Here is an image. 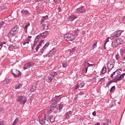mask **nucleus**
Masks as SVG:
<instances>
[{
    "label": "nucleus",
    "mask_w": 125,
    "mask_h": 125,
    "mask_svg": "<svg viewBox=\"0 0 125 125\" xmlns=\"http://www.w3.org/2000/svg\"><path fill=\"white\" fill-rule=\"evenodd\" d=\"M54 110V106H51L50 109L49 110L48 113L46 114V121L48 122V120H49L50 123H54L55 122V117L53 116H50L49 114L50 113H52V111Z\"/></svg>",
    "instance_id": "f257e3e1"
},
{
    "label": "nucleus",
    "mask_w": 125,
    "mask_h": 125,
    "mask_svg": "<svg viewBox=\"0 0 125 125\" xmlns=\"http://www.w3.org/2000/svg\"><path fill=\"white\" fill-rule=\"evenodd\" d=\"M18 31H19V28H18L17 26H14L13 28L11 29V31L7 35L8 39H10V38H13V37H15L16 34L18 33Z\"/></svg>",
    "instance_id": "f03ea898"
},
{
    "label": "nucleus",
    "mask_w": 125,
    "mask_h": 125,
    "mask_svg": "<svg viewBox=\"0 0 125 125\" xmlns=\"http://www.w3.org/2000/svg\"><path fill=\"white\" fill-rule=\"evenodd\" d=\"M17 102L20 105H25V103L27 102V98L25 96H19L17 98Z\"/></svg>",
    "instance_id": "7ed1b4c3"
},
{
    "label": "nucleus",
    "mask_w": 125,
    "mask_h": 125,
    "mask_svg": "<svg viewBox=\"0 0 125 125\" xmlns=\"http://www.w3.org/2000/svg\"><path fill=\"white\" fill-rule=\"evenodd\" d=\"M123 43V41H122V39L117 38L116 40L113 41L111 43V45L112 47L114 48H116V47H118L119 45H121Z\"/></svg>",
    "instance_id": "20e7f679"
},
{
    "label": "nucleus",
    "mask_w": 125,
    "mask_h": 125,
    "mask_svg": "<svg viewBox=\"0 0 125 125\" xmlns=\"http://www.w3.org/2000/svg\"><path fill=\"white\" fill-rule=\"evenodd\" d=\"M63 37L67 42H73L75 40V36L70 33L65 34Z\"/></svg>",
    "instance_id": "39448f33"
},
{
    "label": "nucleus",
    "mask_w": 125,
    "mask_h": 125,
    "mask_svg": "<svg viewBox=\"0 0 125 125\" xmlns=\"http://www.w3.org/2000/svg\"><path fill=\"white\" fill-rule=\"evenodd\" d=\"M57 75H58V74L56 72H53L51 73L48 77V79L47 80V83H50L52 82V80H53V78H54V77H56Z\"/></svg>",
    "instance_id": "423d86ee"
},
{
    "label": "nucleus",
    "mask_w": 125,
    "mask_h": 125,
    "mask_svg": "<svg viewBox=\"0 0 125 125\" xmlns=\"http://www.w3.org/2000/svg\"><path fill=\"white\" fill-rule=\"evenodd\" d=\"M11 73L14 78H18V77H21V72L17 69H12Z\"/></svg>",
    "instance_id": "0eeeda50"
},
{
    "label": "nucleus",
    "mask_w": 125,
    "mask_h": 125,
    "mask_svg": "<svg viewBox=\"0 0 125 125\" xmlns=\"http://www.w3.org/2000/svg\"><path fill=\"white\" fill-rule=\"evenodd\" d=\"M56 53V48H53L49 53L46 55V57H52Z\"/></svg>",
    "instance_id": "6e6552de"
},
{
    "label": "nucleus",
    "mask_w": 125,
    "mask_h": 125,
    "mask_svg": "<svg viewBox=\"0 0 125 125\" xmlns=\"http://www.w3.org/2000/svg\"><path fill=\"white\" fill-rule=\"evenodd\" d=\"M85 8H84V6H83L80 7L79 8L76 9V12L77 13H79V14L81 13H83V12H85Z\"/></svg>",
    "instance_id": "1a4fd4ad"
},
{
    "label": "nucleus",
    "mask_w": 125,
    "mask_h": 125,
    "mask_svg": "<svg viewBox=\"0 0 125 125\" xmlns=\"http://www.w3.org/2000/svg\"><path fill=\"white\" fill-rule=\"evenodd\" d=\"M47 117L46 116V114L44 115L43 118H39V123L41 125H44L45 124V120L46 121Z\"/></svg>",
    "instance_id": "9d476101"
},
{
    "label": "nucleus",
    "mask_w": 125,
    "mask_h": 125,
    "mask_svg": "<svg viewBox=\"0 0 125 125\" xmlns=\"http://www.w3.org/2000/svg\"><path fill=\"white\" fill-rule=\"evenodd\" d=\"M33 65H34V62H33L26 63L24 66V70H27V69L31 68Z\"/></svg>",
    "instance_id": "9b49d317"
},
{
    "label": "nucleus",
    "mask_w": 125,
    "mask_h": 125,
    "mask_svg": "<svg viewBox=\"0 0 125 125\" xmlns=\"http://www.w3.org/2000/svg\"><path fill=\"white\" fill-rule=\"evenodd\" d=\"M122 33H123V32H121V30H119L114 32L112 34V36L114 38H119V37H121V35H122Z\"/></svg>",
    "instance_id": "f8f14e48"
},
{
    "label": "nucleus",
    "mask_w": 125,
    "mask_h": 125,
    "mask_svg": "<svg viewBox=\"0 0 125 125\" xmlns=\"http://www.w3.org/2000/svg\"><path fill=\"white\" fill-rule=\"evenodd\" d=\"M107 69L108 72H110L111 70L114 68V64L113 63H111V62L109 61L107 63Z\"/></svg>",
    "instance_id": "ddd939ff"
},
{
    "label": "nucleus",
    "mask_w": 125,
    "mask_h": 125,
    "mask_svg": "<svg viewBox=\"0 0 125 125\" xmlns=\"http://www.w3.org/2000/svg\"><path fill=\"white\" fill-rule=\"evenodd\" d=\"M49 34V32L47 31H45L44 32L41 33L39 35L42 38V39H45L47 37V35Z\"/></svg>",
    "instance_id": "4468645a"
},
{
    "label": "nucleus",
    "mask_w": 125,
    "mask_h": 125,
    "mask_svg": "<svg viewBox=\"0 0 125 125\" xmlns=\"http://www.w3.org/2000/svg\"><path fill=\"white\" fill-rule=\"evenodd\" d=\"M120 55L122 58L125 60V49H121L120 50Z\"/></svg>",
    "instance_id": "2eb2a0df"
},
{
    "label": "nucleus",
    "mask_w": 125,
    "mask_h": 125,
    "mask_svg": "<svg viewBox=\"0 0 125 125\" xmlns=\"http://www.w3.org/2000/svg\"><path fill=\"white\" fill-rule=\"evenodd\" d=\"M36 89H37V84H33L30 89V91H31V92H34V91H35Z\"/></svg>",
    "instance_id": "dca6fc26"
},
{
    "label": "nucleus",
    "mask_w": 125,
    "mask_h": 125,
    "mask_svg": "<svg viewBox=\"0 0 125 125\" xmlns=\"http://www.w3.org/2000/svg\"><path fill=\"white\" fill-rule=\"evenodd\" d=\"M43 42V40H42L40 42L39 44L37 46L36 48V51L38 52L39 49H40V46H42V44Z\"/></svg>",
    "instance_id": "f3484780"
},
{
    "label": "nucleus",
    "mask_w": 125,
    "mask_h": 125,
    "mask_svg": "<svg viewBox=\"0 0 125 125\" xmlns=\"http://www.w3.org/2000/svg\"><path fill=\"white\" fill-rule=\"evenodd\" d=\"M77 17L76 16H70L68 18L69 21H74L75 19H76Z\"/></svg>",
    "instance_id": "a211bd4d"
},
{
    "label": "nucleus",
    "mask_w": 125,
    "mask_h": 125,
    "mask_svg": "<svg viewBox=\"0 0 125 125\" xmlns=\"http://www.w3.org/2000/svg\"><path fill=\"white\" fill-rule=\"evenodd\" d=\"M125 75V73H123V74H121L119 77H118L117 78L118 80V81L120 82V81H122V80H123V79H124Z\"/></svg>",
    "instance_id": "6ab92c4d"
},
{
    "label": "nucleus",
    "mask_w": 125,
    "mask_h": 125,
    "mask_svg": "<svg viewBox=\"0 0 125 125\" xmlns=\"http://www.w3.org/2000/svg\"><path fill=\"white\" fill-rule=\"evenodd\" d=\"M71 114H72V111H69V112H67L65 116L66 119H69L70 116H71Z\"/></svg>",
    "instance_id": "aec40b11"
},
{
    "label": "nucleus",
    "mask_w": 125,
    "mask_h": 125,
    "mask_svg": "<svg viewBox=\"0 0 125 125\" xmlns=\"http://www.w3.org/2000/svg\"><path fill=\"white\" fill-rule=\"evenodd\" d=\"M88 64L89 65L86 68H85L83 69V71H85V73H87V69H88V67H90L91 66H95V64H89L88 63Z\"/></svg>",
    "instance_id": "412c9836"
},
{
    "label": "nucleus",
    "mask_w": 125,
    "mask_h": 125,
    "mask_svg": "<svg viewBox=\"0 0 125 125\" xmlns=\"http://www.w3.org/2000/svg\"><path fill=\"white\" fill-rule=\"evenodd\" d=\"M41 35H38L37 36H36V38H35V40L34 41V43L37 44L38 43V42H39V39H40V38H41Z\"/></svg>",
    "instance_id": "4be33fe9"
},
{
    "label": "nucleus",
    "mask_w": 125,
    "mask_h": 125,
    "mask_svg": "<svg viewBox=\"0 0 125 125\" xmlns=\"http://www.w3.org/2000/svg\"><path fill=\"white\" fill-rule=\"evenodd\" d=\"M47 18H48V16H46L45 17H43L42 18V20L41 21V24H42V23H43V21H45V20H46V19H47Z\"/></svg>",
    "instance_id": "5701e85b"
},
{
    "label": "nucleus",
    "mask_w": 125,
    "mask_h": 125,
    "mask_svg": "<svg viewBox=\"0 0 125 125\" xmlns=\"http://www.w3.org/2000/svg\"><path fill=\"white\" fill-rule=\"evenodd\" d=\"M20 87H22V84H21V83H19L15 85L16 89H19Z\"/></svg>",
    "instance_id": "b1692460"
},
{
    "label": "nucleus",
    "mask_w": 125,
    "mask_h": 125,
    "mask_svg": "<svg viewBox=\"0 0 125 125\" xmlns=\"http://www.w3.org/2000/svg\"><path fill=\"white\" fill-rule=\"evenodd\" d=\"M9 83H10V82L9 81V79H8V78L5 79L3 81V83L4 84H7Z\"/></svg>",
    "instance_id": "393cba45"
},
{
    "label": "nucleus",
    "mask_w": 125,
    "mask_h": 125,
    "mask_svg": "<svg viewBox=\"0 0 125 125\" xmlns=\"http://www.w3.org/2000/svg\"><path fill=\"white\" fill-rule=\"evenodd\" d=\"M56 107H59V109L60 110V111H61V110H62V109L63 108V104H59L57 105H56Z\"/></svg>",
    "instance_id": "a878e982"
},
{
    "label": "nucleus",
    "mask_w": 125,
    "mask_h": 125,
    "mask_svg": "<svg viewBox=\"0 0 125 125\" xmlns=\"http://www.w3.org/2000/svg\"><path fill=\"white\" fill-rule=\"evenodd\" d=\"M106 72V67L104 66L101 70V73L102 74H105Z\"/></svg>",
    "instance_id": "bb28decb"
},
{
    "label": "nucleus",
    "mask_w": 125,
    "mask_h": 125,
    "mask_svg": "<svg viewBox=\"0 0 125 125\" xmlns=\"http://www.w3.org/2000/svg\"><path fill=\"white\" fill-rule=\"evenodd\" d=\"M29 42H30V39H27L23 42V45H25V44H26V43L29 44Z\"/></svg>",
    "instance_id": "cd10ccee"
},
{
    "label": "nucleus",
    "mask_w": 125,
    "mask_h": 125,
    "mask_svg": "<svg viewBox=\"0 0 125 125\" xmlns=\"http://www.w3.org/2000/svg\"><path fill=\"white\" fill-rule=\"evenodd\" d=\"M21 12L23 15H27L28 14V11L27 10H23Z\"/></svg>",
    "instance_id": "c85d7f7f"
},
{
    "label": "nucleus",
    "mask_w": 125,
    "mask_h": 125,
    "mask_svg": "<svg viewBox=\"0 0 125 125\" xmlns=\"http://www.w3.org/2000/svg\"><path fill=\"white\" fill-rule=\"evenodd\" d=\"M10 48H11L12 49H18L19 47H17V46H13V45H11L10 46Z\"/></svg>",
    "instance_id": "c756f323"
},
{
    "label": "nucleus",
    "mask_w": 125,
    "mask_h": 125,
    "mask_svg": "<svg viewBox=\"0 0 125 125\" xmlns=\"http://www.w3.org/2000/svg\"><path fill=\"white\" fill-rule=\"evenodd\" d=\"M79 34H80V30H77L74 31V34L75 36H79Z\"/></svg>",
    "instance_id": "7c9ffc66"
},
{
    "label": "nucleus",
    "mask_w": 125,
    "mask_h": 125,
    "mask_svg": "<svg viewBox=\"0 0 125 125\" xmlns=\"http://www.w3.org/2000/svg\"><path fill=\"white\" fill-rule=\"evenodd\" d=\"M48 30V25H46L45 24L43 25V30L45 31Z\"/></svg>",
    "instance_id": "2f4dec72"
},
{
    "label": "nucleus",
    "mask_w": 125,
    "mask_h": 125,
    "mask_svg": "<svg viewBox=\"0 0 125 125\" xmlns=\"http://www.w3.org/2000/svg\"><path fill=\"white\" fill-rule=\"evenodd\" d=\"M97 47V42L94 43L92 46V49H94V48H96Z\"/></svg>",
    "instance_id": "473e14b6"
},
{
    "label": "nucleus",
    "mask_w": 125,
    "mask_h": 125,
    "mask_svg": "<svg viewBox=\"0 0 125 125\" xmlns=\"http://www.w3.org/2000/svg\"><path fill=\"white\" fill-rule=\"evenodd\" d=\"M115 58L116 60H119V59L121 58V57L120 56V55H119V54H117L115 55Z\"/></svg>",
    "instance_id": "72a5a7b5"
},
{
    "label": "nucleus",
    "mask_w": 125,
    "mask_h": 125,
    "mask_svg": "<svg viewBox=\"0 0 125 125\" xmlns=\"http://www.w3.org/2000/svg\"><path fill=\"white\" fill-rule=\"evenodd\" d=\"M67 66H68V63H67L66 62H62V67L63 68H66V67H67Z\"/></svg>",
    "instance_id": "f704fd0d"
},
{
    "label": "nucleus",
    "mask_w": 125,
    "mask_h": 125,
    "mask_svg": "<svg viewBox=\"0 0 125 125\" xmlns=\"http://www.w3.org/2000/svg\"><path fill=\"white\" fill-rule=\"evenodd\" d=\"M4 22L2 21H0V28H1L2 26H3Z\"/></svg>",
    "instance_id": "c9c22d12"
},
{
    "label": "nucleus",
    "mask_w": 125,
    "mask_h": 125,
    "mask_svg": "<svg viewBox=\"0 0 125 125\" xmlns=\"http://www.w3.org/2000/svg\"><path fill=\"white\" fill-rule=\"evenodd\" d=\"M112 83H118V82L119 81V80L118 79V78H116L115 79H114V80H111Z\"/></svg>",
    "instance_id": "e433bc0d"
},
{
    "label": "nucleus",
    "mask_w": 125,
    "mask_h": 125,
    "mask_svg": "<svg viewBox=\"0 0 125 125\" xmlns=\"http://www.w3.org/2000/svg\"><path fill=\"white\" fill-rule=\"evenodd\" d=\"M115 86H113L112 87H111L110 90V92H113V91L115 90Z\"/></svg>",
    "instance_id": "4c0bfd02"
},
{
    "label": "nucleus",
    "mask_w": 125,
    "mask_h": 125,
    "mask_svg": "<svg viewBox=\"0 0 125 125\" xmlns=\"http://www.w3.org/2000/svg\"><path fill=\"white\" fill-rule=\"evenodd\" d=\"M112 80H111L110 81H109L107 84H106V87H109V85H111V83H112Z\"/></svg>",
    "instance_id": "58836bf2"
},
{
    "label": "nucleus",
    "mask_w": 125,
    "mask_h": 125,
    "mask_svg": "<svg viewBox=\"0 0 125 125\" xmlns=\"http://www.w3.org/2000/svg\"><path fill=\"white\" fill-rule=\"evenodd\" d=\"M44 50H45V48L44 47H43V48L40 51L41 53H42H42H43V51H44Z\"/></svg>",
    "instance_id": "ea45409f"
},
{
    "label": "nucleus",
    "mask_w": 125,
    "mask_h": 125,
    "mask_svg": "<svg viewBox=\"0 0 125 125\" xmlns=\"http://www.w3.org/2000/svg\"><path fill=\"white\" fill-rule=\"evenodd\" d=\"M51 104H54V105H55V104H56V101L54 100H52L51 101Z\"/></svg>",
    "instance_id": "a19ab883"
},
{
    "label": "nucleus",
    "mask_w": 125,
    "mask_h": 125,
    "mask_svg": "<svg viewBox=\"0 0 125 125\" xmlns=\"http://www.w3.org/2000/svg\"><path fill=\"white\" fill-rule=\"evenodd\" d=\"M5 7L4 5H2V6H1L0 7V9H1V10H3V9H5Z\"/></svg>",
    "instance_id": "79ce46f5"
},
{
    "label": "nucleus",
    "mask_w": 125,
    "mask_h": 125,
    "mask_svg": "<svg viewBox=\"0 0 125 125\" xmlns=\"http://www.w3.org/2000/svg\"><path fill=\"white\" fill-rule=\"evenodd\" d=\"M76 50V48H73L71 50H70V53L74 52Z\"/></svg>",
    "instance_id": "37998d69"
},
{
    "label": "nucleus",
    "mask_w": 125,
    "mask_h": 125,
    "mask_svg": "<svg viewBox=\"0 0 125 125\" xmlns=\"http://www.w3.org/2000/svg\"><path fill=\"white\" fill-rule=\"evenodd\" d=\"M14 122L15 123H16V124H17V123H18V122H19V119L16 118Z\"/></svg>",
    "instance_id": "c03bdc74"
},
{
    "label": "nucleus",
    "mask_w": 125,
    "mask_h": 125,
    "mask_svg": "<svg viewBox=\"0 0 125 125\" xmlns=\"http://www.w3.org/2000/svg\"><path fill=\"white\" fill-rule=\"evenodd\" d=\"M0 125H4V121H0Z\"/></svg>",
    "instance_id": "a18cd8bd"
},
{
    "label": "nucleus",
    "mask_w": 125,
    "mask_h": 125,
    "mask_svg": "<svg viewBox=\"0 0 125 125\" xmlns=\"http://www.w3.org/2000/svg\"><path fill=\"white\" fill-rule=\"evenodd\" d=\"M48 45H49V43L48 42H47L45 44V45L43 47L46 48V47H47V46H48Z\"/></svg>",
    "instance_id": "49530a36"
},
{
    "label": "nucleus",
    "mask_w": 125,
    "mask_h": 125,
    "mask_svg": "<svg viewBox=\"0 0 125 125\" xmlns=\"http://www.w3.org/2000/svg\"><path fill=\"white\" fill-rule=\"evenodd\" d=\"M109 39H110V38H107L106 39V40H105V42L104 43L105 44H106V43H107L109 42Z\"/></svg>",
    "instance_id": "de8ad7c7"
},
{
    "label": "nucleus",
    "mask_w": 125,
    "mask_h": 125,
    "mask_svg": "<svg viewBox=\"0 0 125 125\" xmlns=\"http://www.w3.org/2000/svg\"><path fill=\"white\" fill-rule=\"evenodd\" d=\"M36 45H37V43H34V45L32 46V49H34Z\"/></svg>",
    "instance_id": "09e8293b"
},
{
    "label": "nucleus",
    "mask_w": 125,
    "mask_h": 125,
    "mask_svg": "<svg viewBox=\"0 0 125 125\" xmlns=\"http://www.w3.org/2000/svg\"><path fill=\"white\" fill-rule=\"evenodd\" d=\"M83 86H84V83H81L80 84V87H83Z\"/></svg>",
    "instance_id": "8fccbe9b"
},
{
    "label": "nucleus",
    "mask_w": 125,
    "mask_h": 125,
    "mask_svg": "<svg viewBox=\"0 0 125 125\" xmlns=\"http://www.w3.org/2000/svg\"><path fill=\"white\" fill-rule=\"evenodd\" d=\"M92 115H93V116H94V117H95V116H96V111H94V112L92 113Z\"/></svg>",
    "instance_id": "3c124183"
},
{
    "label": "nucleus",
    "mask_w": 125,
    "mask_h": 125,
    "mask_svg": "<svg viewBox=\"0 0 125 125\" xmlns=\"http://www.w3.org/2000/svg\"><path fill=\"white\" fill-rule=\"evenodd\" d=\"M106 122H107L106 123L109 124V123H110V120L106 119Z\"/></svg>",
    "instance_id": "603ef678"
},
{
    "label": "nucleus",
    "mask_w": 125,
    "mask_h": 125,
    "mask_svg": "<svg viewBox=\"0 0 125 125\" xmlns=\"http://www.w3.org/2000/svg\"><path fill=\"white\" fill-rule=\"evenodd\" d=\"M28 29V27L26 26V25H25L24 27V29L25 30V31H27Z\"/></svg>",
    "instance_id": "864d4df0"
},
{
    "label": "nucleus",
    "mask_w": 125,
    "mask_h": 125,
    "mask_svg": "<svg viewBox=\"0 0 125 125\" xmlns=\"http://www.w3.org/2000/svg\"><path fill=\"white\" fill-rule=\"evenodd\" d=\"M79 94H80V95H83V94H84V93L83 92H80L79 93Z\"/></svg>",
    "instance_id": "5fc2aeb1"
},
{
    "label": "nucleus",
    "mask_w": 125,
    "mask_h": 125,
    "mask_svg": "<svg viewBox=\"0 0 125 125\" xmlns=\"http://www.w3.org/2000/svg\"><path fill=\"white\" fill-rule=\"evenodd\" d=\"M79 84H77L76 85V88H75V89H78V88H79Z\"/></svg>",
    "instance_id": "6e6d98bb"
},
{
    "label": "nucleus",
    "mask_w": 125,
    "mask_h": 125,
    "mask_svg": "<svg viewBox=\"0 0 125 125\" xmlns=\"http://www.w3.org/2000/svg\"><path fill=\"white\" fill-rule=\"evenodd\" d=\"M2 111H3V108L0 107V112H2Z\"/></svg>",
    "instance_id": "4d7b16f0"
},
{
    "label": "nucleus",
    "mask_w": 125,
    "mask_h": 125,
    "mask_svg": "<svg viewBox=\"0 0 125 125\" xmlns=\"http://www.w3.org/2000/svg\"><path fill=\"white\" fill-rule=\"evenodd\" d=\"M118 70V72H116V73H117L118 75H121V72H120L119 70Z\"/></svg>",
    "instance_id": "13d9d810"
},
{
    "label": "nucleus",
    "mask_w": 125,
    "mask_h": 125,
    "mask_svg": "<svg viewBox=\"0 0 125 125\" xmlns=\"http://www.w3.org/2000/svg\"><path fill=\"white\" fill-rule=\"evenodd\" d=\"M117 72H118V70H117L115 71H114V72H113L112 75H114L115 74H116V73H117Z\"/></svg>",
    "instance_id": "bf43d9fd"
},
{
    "label": "nucleus",
    "mask_w": 125,
    "mask_h": 125,
    "mask_svg": "<svg viewBox=\"0 0 125 125\" xmlns=\"http://www.w3.org/2000/svg\"><path fill=\"white\" fill-rule=\"evenodd\" d=\"M75 100H78V96H76V97H74Z\"/></svg>",
    "instance_id": "052dcab7"
},
{
    "label": "nucleus",
    "mask_w": 125,
    "mask_h": 125,
    "mask_svg": "<svg viewBox=\"0 0 125 125\" xmlns=\"http://www.w3.org/2000/svg\"><path fill=\"white\" fill-rule=\"evenodd\" d=\"M85 34V31H82V35H84Z\"/></svg>",
    "instance_id": "680f3d73"
},
{
    "label": "nucleus",
    "mask_w": 125,
    "mask_h": 125,
    "mask_svg": "<svg viewBox=\"0 0 125 125\" xmlns=\"http://www.w3.org/2000/svg\"><path fill=\"white\" fill-rule=\"evenodd\" d=\"M102 81H104V78H102L100 80V82H102Z\"/></svg>",
    "instance_id": "e2e57ef3"
},
{
    "label": "nucleus",
    "mask_w": 125,
    "mask_h": 125,
    "mask_svg": "<svg viewBox=\"0 0 125 125\" xmlns=\"http://www.w3.org/2000/svg\"><path fill=\"white\" fill-rule=\"evenodd\" d=\"M122 20H123V21H125V16L124 17L122 18Z\"/></svg>",
    "instance_id": "0e129e2a"
},
{
    "label": "nucleus",
    "mask_w": 125,
    "mask_h": 125,
    "mask_svg": "<svg viewBox=\"0 0 125 125\" xmlns=\"http://www.w3.org/2000/svg\"><path fill=\"white\" fill-rule=\"evenodd\" d=\"M16 123H15V122H14L13 123V124H12V125H16Z\"/></svg>",
    "instance_id": "69168bd1"
},
{
    "label": "nucleus",
    "mask_w": 125,
    "mask_h": 125,
    "mask_svg": "<svg viewBox=\"0 0 125 125\" xmlns=\"http://www.w3.org/2000/svg\"><path fill=\"white\" fill-rule=\"evenodd\" d=\"M16 123H15V122H14L13 123V124H12V125H16Z\"/></svg>",
    "instance_id": "338daca9"
},
{
    "label": "nucleus",
    "mask_w": 125,
    "mask_h": 125,
    "mask_svg": "<svg viewBox=\"0 0 125 125\" xmlns=\"http://www.w3.org/2000/svg\"><path fill=\"white\" fill-rule=\"evenodd\" d=\"M103 125H108V124L107 123H104Z\"/></svg>",
    "instance_id": "774afa93"
}]
</instances>
